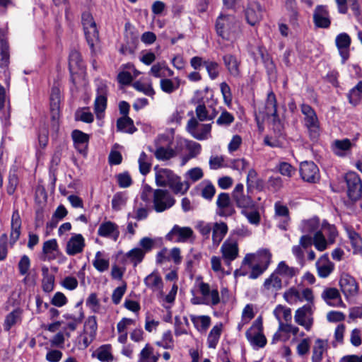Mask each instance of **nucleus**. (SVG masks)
Returning <instances> with one entry per match:
<instances>
[{
  "label": "nucleus",
  "mask_w": 362,
  "mask_h": 362,
  "mask_svg": "<svg viewBox=\"0 0 362 362\" xmlns=\"http://www.w3.org/2000/svg\"><path fill=\"white\" fill-rule=\"evenodd\" d=\"M156 183L159 187H169L175 194H185L189 189L190 184L187 181H181V177L168 168L155 167Z\"/></svg>",
  "instance_id": "nucleus-1"
},
{
  "label": "nucleus",
  "mask_w": 362,
  "mask_h": 362,
  "mask_svg": "<svg viewBox=\"0 0 362 362\" xmlns=\"http://www.w3.org/2000/svg\"><path fill=\"white\" fill-rule=\"evenodd\" d=\"M217 35L225 40H233L237 37L240 25L232 15L221 14L216 21Z\"/></svg>",
  "instance_id": "nucleus-2"
},
{
  "label": "nucleus",
  "mask_w": 362,
  "mask_h": 362,
  "mask_svg": "<svg viewBox=\"0 0 362 362\" xmlns=\"http://www.w3.org/2000/svg\"><path fill=\"white\" fill-rule=\"evenodd\" d=\"M300 107L303 115V126L307 129L310 139L316 141L320 134V125L317 113L308 104L302 103Z\"/></svg>",
  "instance_id": "nucleus-3"
},
{
  "label": "nucleus",
  "mask_w": 362,
  "mask_h": 362,
  "mask_svg": "<svg viewBox=\"0 0 362 362\" xmlns=\"http://www.w3.org/2000/svg\"><path fill=\"white\" fill-rule=\"evenodd\" d=\"M245 337L250 344L257 348H263L267 344V338L263 334V320L258 317L246 331Z\"/></svg>",
  "instance_id": "nucleus-4"
},
{
  "label": "nucleus",
  "mask_w": 362,
  "mask_h": 362,
  "mask_svg": "<svg viewBox=\"0 0 362 362\" xmlns=\"http://www.w3.org/2000/svg\"><path fill=\"white\" fill-rule=\"evenodd\" d=\"M153 209L161 213L169 209L175 204V198L167 189H157L153 191Z\"/></svg>",
  "instance_id": "nucleus-5"
},
{
  "label": "nucleus",
  "mask_w": 362,
  "mask_h": 362,
  "mask_svg": "<svg viewBox=\"0 0 362 362\" xmlns=\"http://www.w3.org/2000/svg\"><path fill=\"white\" fill-rule=\"evenodd\" d=\"M347 187V196L352 202L360 199L362 194V182L359 175L353 171L348 172L344 175Z\"/></svg>",
  "instance_id": "nucleus-6"
},
{
  "label": "nucleus",
  "mask_w": 362,
  "mask_h": 362,
  "mask_svg": "<svg viewBox=\"0 0 362 362\" xmlns=\"http://www.w3.org/2000/svg\"><path fill=\"white\" fill-rule=\"evenodd\" d=\"M233 201L232 197L228 193L221 192L217 196L216 202V214L223 218L233 216L236 213V211Z\"/></svg>",
  "instance_id": "nucleus-7"
},
{
  "label": "nucleus",
  "mask_w": 362,
  "mask_h": 362,
  "mask_svg": "<svg viewBox=\"0 0 362 362\" xmlns=\"http://www.w3.org/2000/svg\"><path fill=\"white\" fill-rule=\"evenodd\" d=\"M300 175L308 183H317L320 180V170L313 161H303L300 164Z\"/></svg>",
  "instance_id": "nucleus-8"
},
{
  "label": "nucleus",
  "mask_w": 362,
  "mask_h": 362,
  "mask_svg": "<svg viewBox=\"0 0 362 362\" xmlns=\"http://www.w3.org/2000/svg\"><path fill=\"white\" fill-rule=\"evenodd\" d=\"M85 67V63L80 52L76 49L71 50L69 57V69L70 80L73 84H76V76L83 73Z\"/></svg>",
  "instance_id": "nucleus-9"
},
{
  "label": "nucleus",
  "mask_w": 362,
  "mask_h": 362,
  "mask_svg": "<svg viewBox=\"0 0 362 362\" xmlns=\"http://www.w3.org/2000/svg\"><path fill=\"white\" fill-rule=\"evenodd\" d=\"M231 197L235 202L237 207L242 209H253L255 206V202L249 195L244 194V186L242 183L235 185L231 193Z\"/></svg>",
  "instance_id": "nucleus-10"
},
{
  "label": "nucleus",
  "mask_w": 362,
  "mask_h": 362,
  "mask_svg": "<svg viewBox=\"0 0 362 362\" xmlns=\"http://www.w3.org/2000/svg\"><path fill=\"white\" fill-rule=\"evenodd\" d=\"M198 126V121L192 117L187 122V130L194 139L199 141L207 139L211 136V124H202L200 129Z\"/></svg>",
  "instance_id": "nucleus-11"
},
{
  "label": "nucleus",
  "mask_w": 362,
  "mask_h": 362,
  "mask_svg": "<svg viewBox=\"0 0 362 362\" xmlns=\"http://www.w3.org/2000/svg\"><path fill=\"white\" fill-rule=\"evenodd\" d=\"M259 114L262 115L263 118L272 117L274 125L280 124L281 120L277 112L276 97L272 90L267 93L264 110L262 112L259 111Z\"/></svg>",
  "instance_id": "nucleus-12"
},
{
  "label": "nucleus",
  "mask_w": 362,
  "mask_h": 362,
  "mask_svg": "<svg viewBox=\"0 0 362 362\" xmlns=\"http://www.w3.org/2000/svg\"><path fill=\"white\" fill-rule=\"evenodd\" d=\"M313 313L312 306L310 304H305L303 307L298 308L295 313V322L300 326H303L307 331L310 330L313 319L311 317Z\"/></svg>",
  "instance_id": "nucleus-13"
},
{
  "label": "nucleus",
  "mask_w": 362,
  "mask_h": 362,
  "mask_svg": "<svg viewBox=\"0 0 362 362\" xmlns=\"http://www.w3.org/2000/svg\"><path fill=\"white\" fill-rule=\"evenodd\" d=\"M223 63L229 74L235 78H240L243 76L241 71V61L233 54H226L222 57Z\"/></svg>",
  "instance_id": "nucleus-14"
},
{
  "label": "nucleus",
  "mask_w": 362,
  "mask_h": 362,
  "mask_svg": "<svg viewBox=\"0 0 362 362\" xmlns=\"http://www.w3.org/2000/svg\"><path fill=\"white\" fill-rule=\"evenodd\" d=\"M259 264H255L251 267V272L249 274V278L255 279L258 278L264 271L268 268L272 259V254L268 250H263L259 255Z\"/></svg>",
  "instance_id": "nucleus-15"
},
{
  "label": "nucleus",
  "mask_w": 362,
  "mask_h": 362,
  "mask_svg": "<svg viewBox=\"0 0 362 362\" xmlns=\"http://www.w3.org/2000/svg\"><path fill=\"white\" fill-rule=\"evenodd\" d=\"M86 247L85 238L80 233H74L66 244L65 252L69 256L83 252Z\"/></svg>",
  "instance_id": "nucleus-16"
},
{
  "label": "nucleus",
  "mask_w": 362,
  "mask_h": 362,
  "mask_svg": "<svg viewBox=\"0 0 362 362\" xmlns=\"http://www.w3.org/2000/svg\"><path fill=\"white\" fill-rule=\"evenodd\" d=\"M313 23L319 28H329L331 25V18L327 6L318 5L313 12Z\"/></svg>",
  "instance_id": "nucleus-17"
},
{
  "label": "nucleus",
  "mask_w": 362,
  "mask_h": 362,
  "mask_svg": "<svg viewBox=\"0 0 362 362\" xmlns=\"http://www.w3.org/2000/svg\"><path fill=\"white\" fill-rule=\"evenodd\" d=\"M263 10L259 3L252 1L248 4L245 15L247 23L255 26L259 23L263 16Z\"/></svg>",
  "instance_id": "nucleus-18"
},
{
  "label": "nucleus",
  "mask_w": 362,
  "mask_h": 362,
  "mask_svg": "<svg viewBox=\"0 0 362 362\" xmlns=\"http://www.w3.org/2000/svg\"><path fill=\"white\" fill-rule=\"evenodd\" d=\"M194 235L190 227H180L175 225L171 230L166 235V239L175 242H187Z\"/></svg>",
  "instance_id": "nucleus-19"
},
{
  "label": "nucleus",
  "mask_w": 362,
  "mask_h": 362,
  "mask_svg": "<svg viewBox=\"0 0 362 362\" xmlns=\"http://www.w3.org/2000/svg\"><path fill=\"white\" fill-rule=\"evenodd\" d=\"M351 43V37L346 33H341L335 38V45L341 57V63L345 64L349 58V47Z\"/></svg>",
  "instance_id": "nucleus-20"
},
{
  "label": "nucleus",
  "mask_w": 362,
  "mask_h": 362,
  "mask_svg": "<svg viewBox=\"0 0 362 362\" xmlns=\"http://www.w3.org/2000/svg\"><path fill=\"white\" fill-rule=\"evenodd\" d=\"M71 137L76 151L83 156H86L90 136L78 129H74L71 132Z\"/></svg>",
  "instance_id": "nucleus-21"
},
{
  "label": "nucleus",
  "mask_w": 362,
  "mask_h": 362,
  "mask_svg": "<svg viewBox=\"0 0 362 362\" xmlns=\"http://www.w3.org/2000/svg\"><path fill=\"white\" fill-rule=\"evenodd\" d=\"M50 112L51 119L54 126L58 127L59 117V105L61 102L60 90L57 86H53L50 93Z\"/></svg>",
  "instance_id": "nucleus-22"
},
{
  "label": "nucleus",
  "mask_w": 362,
  "mask_h": 362,
  "mask_svg": "<svg viewBox=\"0 0 362 362\" xmlns=\"http://www.w3.org/2000/svg\"><path fill=\"white\" fill-rule=\"evenodd\" d=\"M199 288L204 298V302L202 303L215 306L220 303L221 300L217 288L211 290L209 284L203 281L199 284Z\"/></svg>",
  "instance_id": "nucleus-23"
},
{
  "label": "nucleus",
  "mask_w": 362,
  "mask_h": 362,
  "mask_svg": "<svg viewBox=\"0 0 362 362\" xmlns=\"http://www.w3.org/2000/svg\"><path fill=\"white\" fill-rule=\"evenodd\" d=\"M107 86L100 82L96 89V97L94 102V111L98 115L103 112L107 107Z\"/></svg>",
  "instance_id": "nucleus-24"
},
{
  "label": "nucleus",
  "mask_w": 362,
  "mask_h": 362,
  "mask_svg": "<svg viewBox=\"0 0 362 362\" xmlns=\"http://www.w3.org/2000/svg\"><path fill=\"white\" fill-rule=\"evenodd\" d=\"M222 257L224 262L230 265L231 262L235 260L238 256V245L235 241L226 240L221 247Z\"/></svg>",
  "instance_id": "nucleus-25"
},
{
  "label": "nucleus",
  "mask_w": 362,
  "mask_h": 362,
  "mask_svg": "<svg viewBox=\"0 0 362 362\" xmlns=\"http://www.w3.org/2000/svg\"><path fill=\"white\" fill-rule=\"evenodd\" d=\"M275 219L278 220V227L284 230L287 229L290 221L288 208L280 202L274 204Z\"/></svg>",
  "instance_id": "nucleus-26"
},
{
  "label": "nucleus",
  "mask_w": 362,
  "mask_h": 362,
  "mask_svg": "<svg viewBox=\"0 0 362 362\" xmlns=\"http://www.w3.org/2000/svg\"><path fill=\"white\" fill-rule=\"evenodd\" d=\"M339 285L342 293L346 298L354 296L358 293V284L355 279L349 275L342 276L339 280Z\"/></svg>",
  "instance_id": "nucleus-27"
},
{
  "label": "nucleus",
  "mask_w": 362,
  "mask_h": 362,
  "mask_svg": "<svg viewBox=\"0 0 362 362\" xmlns=\"http://www.w3.org/2000/svg\"><path fill=\"white\" fill-rule=\"evenodd\" d=\"M98 235L103 238H111L117 240L119 236L118 226L110 221L102 223L98 230Z\"/></svg>",
  "instance_id": "nucleus-28"
},
{
  "label": "nucleus",
  "mask_w": 362,
  "mask_h": 362,
  "mask_svg": "<svg viewBox=\"0 0 362 362\" xmlns=\"http://www.w3.org/2000/svg\"><path fill=\"white\" fill-rule=\"evenodd\" d=\"M317 275L320 278H327L333 272L334 265L327 255H322L315 263Z\"/></svg>",
  "instance_id": "nucleus-29"
},
{
  "label": "nucleus",
  "mask_w": 362,
  "mask_h": 362,
  "mask_svg": "<svg viewBox=\"0 0 362 362\" xmlns=\"http://www.w3.org/2000/svg\"><path fill=\"white\" fill-rule=\"evenodd\" d=\"M11 225L10 244L13 245L19 239L21 235V218L18 210H15L13 212Z\"/></svg>",
  "instance_id": "nucleus-30"
},
{
  "label": "nucleus",
  "mask_w": 362,
  "mask_h": 362,
  "mask_svg": "<svg viewBox=\"0 0 362 362\" xmlns=\"http://www.w3.org/2000/svg\"><path fill=\"white\" fill-rule=\"evenodd\" d=\"M9 47L4 31L0 28V67H7L9 64Z\"/></svg>",
  "instance_id": "nucleus-31"
},
{
  "label": "nucleus",
  "mask_w": 362,
  "mask_h": 362,
  "mask_svg": "<svg viewBox=\"0 0 362 362\" xmlns=\"http://www.w3.org/2000/svg\"><path fill=\"white\" fill-rule=\"evenodd\" d=\"M322 298L331 306H344L339 292L335 288H329L324 290Z\"/></svg>",
  "instance_id": "nucleus-32"
},
{
  "label": "nucleus",
  "mask_w": 362,
  "mask_h": 362,
  "mask_svg": "<svg viewBox=\"0 0 362 362\" xmlns=\"http://www.w3.org/2000/svg\"><path fill=\"white\" fill-rule=\"evenodd\" d=\"M228 230V228L226 223L223 221L213 223L211 231L213 244L218 246L227 234Z\"/></svg>",
  "instance_id": "nucleus-33"
},
{
  "label": "nucleus",
  "mask_w": 362,
  "mask_h": 362,
  "mask_svg": "<svg viewBox=\"0 0 362 362\" xmlns=\"http://www.w3.org/2000/svg\"><path fill=\"white\" fill-rule=\"evenodd\" d=\"M93 358H97L101 362H112L114 356L112 354L110 344H104L99 346L93 354Z\"/></svg>",
  "instance_id": "nucleus-34"
},
{
  "label": "nucleus",
  "mask_w": 362,
  "mask_h": 362,
  "mask_svg": "<svg viewBox=\"0 0 362 362\" xmlns=\"http://www.w3.org/2000/svg\"><path fill=\"white\" fill-rule=\"evenodd\" d=\"M144 282L146 286L153 291L163 289V279L157 271H154L146 276Z\"/></svg>",
  "instance_id": "nucleus-35"
},
{
  "label": "nucleus",
  "mask_w": 362,
  "mask_h": 362,
  "mask_svg": "<svg viewBox=\"0 0 362 362\" xmlns=\"http://www.w3.org/2000/svg\"><path fill=\"white\" fill-rule=\"evenodd\" d=\"M327 349V341L321 339H317L313 347L312 362H321L322 356Z\"/></svg>",
  "instance_id": "nucleus-36"
},
{
  "label": "nucleus",
  "mask_w": 362,
  "mask_h": 362,
  "mask_svg": "<svg viewBox=\"0 0 362 362\" xmlns=\"http://www.w3.org/2000/svg\"><path fill=\"white\" fill-rule=\"evenodd\" d=\"M93 265L99 272H104L109 268V257L105 252L98 251L95 253V259L93 261Z\"/></svg>",
  "instance_id": "nucleus-37"
},
{
  "label": "nucleus",
  "mask_w": 362,
  "mask_h": 362,
  "mask_svg": "<svg viewBox=\"0 0 362 362\" xmlns=\"http://www.w3.org/2000/svg\"><path fill=\"white\" fill-rule=\"evenodd\" d=\"M117 131L133 134L137 129L134 124V121L129 117H122L117 120Z\"/></svg>",
  "instance_id": "nucleus-38"
},
{
  "label": "nucleus",
  "mask_w": 362,
  "mask_h": 362,
  "mask_svg": "<svg viewBox=\"0 0 362 362\" xmlns=\"http://www.w3.org/2000/svg\"><path fill=\"white\" fill-rule=\"evenodd\" d=\"M349 103L353 106L358 105L362 100V81L353 87L346 95Z\"/></svg>",
  "instance_id": "nucleus-39"
},
{
  "label": "nucleus",
  "mask_w": 362,
  "mask_h": 362,
  "mask_svg": "<svg viewBox=\"0 0 362 362\" xmlns=\"http://www.w3.org/2000/svg\"><path fill=\"white\" fill-rule=\"evenodd\" d=\"M42 287L45 293H49L54 288V276L49 273V269L46 266L42 267Z\"/></svg>",
  "instance_id": "nucleus-40"
},
{
  "label": "nucleus",
  "mask_w": 362,
  "mask_h": 362,
  "mask_svg": "<svg viewBox=\"0 0 362 362\" xmlns=\"http://www.w3.org/2000/svg\"><path fill=\"white\" fill-rule=\"evenodd\" d=\"M222 324H218L213 327L207 337L208 347L215 349L218 343L222 332Z\"/></svg>",
  "instance_id": "nucleus-41"
},
{
  "label": "nucleus",
  "mask_w": 362,
  "mask_h": 362,
  "mask_svg": "<svg viewBox=\"0 0 362 362\" xmlns=\"http://www.w3.org/2000/svg\"><path fill=\"white\" fill-rule=\"evenodd\" d=\"M190 317L194 327L200 332H205L211 325V317L208 315H191Z\"/></svg>",
  "instance_id": "nucleus-42"
},
{
  "label": "nucleus",
  "mask_w": 362,
  "mask_h": 362,
  "mask_svg": "<svg viewBox=\"0 0 362 362\" xmlns=\"http://www.w3.org/2000/svg\"><path fill=\"white\" fill-rule=\"evenodd\" d=\"M59 251V245L56 239L48 240L43 243L42 252L47 256L48 260H52L56 258L54 254Z\"/></svg>",
  "instance_id": "nucleus-43"
},
{
  "label": "nucleus",
  "mask_w": 362,
  "mask_h": 362,
  "mask_svg": "<svg viewBox=\"0 0 362 362\" xmlns=\"http://www.w3.org/2000/svg\"><path fill=\"white\" fill-rule=\"evenodd\" d=\"M124 257L129 260V262L135 267L140 264L145 257V252L140 247H134L127 252Z\"/></svg>",
  "instance_id": "nucleus-44"
},
{
  "label": "nucleus",
  "mask_w": 362,
  "mask_h": 362,
  "mask_svg": "<svg viewBox=\"0 0 362 362\" xmlns=\"http://www.w3.org/2000/svg\"><path fill=\"white\" fill-rule=\"evenodd\" d=\"M154 156L158 160H168L176 156L175 151L170 146H158L153 152Z\"/></svg>",
  "instance_id": "nucleus-45"
},
{
  "label": "nucleus",
  "mask_w": 362,
  "mask_h": 362,
  "mask_svg": "<svg viewBox=\"0 0 362 362\" xmlns=\"http://www.w3.org/2000/svg\"><path fill=\"white\" fill-rule=\"evenodd\" d=\"M346 233L354 249V252L356 253L362 250V238L354 228H347Z\"/></svg>",
  "instance_id": "nucleus-46"
},
{
  "label": "nucleus",
  "mask_w": 362,
  "mask_h": 362,
  "mask_svg": "<svg viewBox=\"0 0 362 362\" xmlns=\"http://www.w3.org/2000/svg\"><path fill=\"white\" fill-rule=\"evenodd\" d=\"M199 187H201V196L211 201L216 194L214 185L209 180H204L199 185Z\"/></svg>",
  "instance_id": "nucleus-47"
},
{
  "label": "nucleus",
  "mask_w": 362,
  "mask_h": 362,
  "mask_svg": "<svg viewBox=\"0 0 362 362\" xmlns=\"http://www.w3.org/2000/svg\"><path fill=\"white\" fill-rule=\"evenodd\" d=\"M21 310L16 309L6 316L4 323V328L6 331H9L13 325L21 320Z\"/></svg>",
  "instance_id": "nucleus-48"
},
{
  "label": "nucleus",
  "mask_w": 362,
  "mask_h": 362,
  "mask_svg": "<svg viewBox=\"0 0 362 362\" xmlns=\"http://www.w3.org/2000/svg\"><path fill=\"white\" fill-rule=\"evenodd\" d=\"M351 147V142L349 139L335 140L332 144V150L337 156H342L343 152L348 151Z\"/></svg>",
  "instance_id": "nucleus-49"
},
{
  "label": "nucleus",
  "mask_w": 362,
  "mask_h": 362,
  "mask_svg": "<svg viewBox=\"0 0 362 362\" xmlns=\"http://www.w3.org/2000/svg\"><path fill=\"white\" fill-rule=\"evenodd\" d=\"M264 288L267 290H275L279 291L282 288L281 279L276 274L273 273L270 276L265 279L264 282Z\"/></svg>",
  "instance_id": "nucleus-50"
},
{
  "label": "nucleus",
  "mask_w": 362,
  "mask_h": 362,
  "mask_svg": "<svg viewBox=\"0 0 362 362\" xmlns=\"http://www.w3.org/2000/svg\"><path fill=\"white\" fill-rule=\"evenodd\" d=\"M241 214L247 218L248 222L251 224L257 226L260 222V214L256 204L253 209L242 210Z\"/></svg>",
  "instance_id": "nucleus-51"
},
{
  "label": "nucleus",
  "mask_w": 362,
  "mask_h": 362,
  "mask_svg": "<svg viewBox=\"0 0 362 362\" xmlns=\"http://www.w3.org/2000/svg\"><path fill=\"white\" fill-rule=\"evenodd\" d=\"M84 329L86 334H88L91 339L95 337L98 324L96 317L94 315L89 316L85 322Z\"/></svg>",
  "instance_id": "nucleus-52"
},
{
  "label": "nucleus",
  "mask_w": 362,
  "mask_h": 362,
  "mask_svg": "<svg viewBox=\"0 0 362 362\" xmlns=\"http://www.w3.org/2000/svg\"><path fill=\"white\" fill-rule=\"evenodd\" d=\"M209 78L211 80L217 78L220 74V65L218 62L206 60L204 65Z\"/></svg>",
  "instance_id": "nucleus-53"
},
{
  "label": "nucleus",
  "mask_w": 362,
  "mask_h": 362,
  "mask_svg": "<svg viewBox=\"0 0 362 362\" xmlns=\"http://www.w3.org/2000/svg\"><path fill=\"white\" fill-rule=\"evenodd\" d=\"M86 41L92 51L94 49V45L98 40V31L96 27H92L88 29H83Z\"/></svg>",
  "instance_id": "nucleus-54"
},
{
  "label": "nucleus",
  "mask_w": 362,
  "mask_h": 362,
  "mask_svg": "<svg viewBox=\"0 0 362 362\" xmlns=\"http://www.w3.org/2000/svg\"><path fill=\"white\" fill-rule=\"evenodd\" d=\"M88 108L84 107L78 110L75 113V119L80 120L85 123H92L94 120L93 115L87 110Z\"/></svg>",
  "instance_id": "nucleus-55"
},
{
  "label": "nucleus",
  "mask_w": 362,
  "mask_h": 362,
  "mask_svg": "<svg viewBox=\"0 0 362 362\" xmlns=\"http://www.w3.org/2000/svg\"><path fill=\"white\" fill-rule=\"evenodd\" d=\"M276 272L281 275L293 277L297 274L298 270L296 268L288 267L284 261H282L279 264L277 269H276Z\"/></svg>",
  "instance_id": "nucleus-56"
},
{
  "label": "nucleus",
  "mask_w": 362,
  "mask_h": 362,
  "mask_svg": "<svg viewBox=\"0 0 362 362\" xmlns=\"http://www.w3.org/2000/svg\"><path fill=\"white\" fill-rule=\"evenodd\" d=\"M234 116L226 110H223L220 116L216 119V123L218 126L228 127L234 122Z\"/></svg>",
  "instance_id": "nucleus-57"
},
{
  "label": "nucleus",
  "mask_w": 362,
  "mask_h": 362,
  "mask_svg": "<svg viewBox=\"0 0 362 362\" xmlns=\"http://www.w3.org/2000/svg\"><path fill=\"white\" fill-rule=\"evenodd\" d=\"M139 171L141 175H147L151 170V164L149 163L148 156L145 152H141L139 158Z\"/></svg>",
  "instance_id": "nucleus-58"
},
{
  "label": "nucleus",
  "mask_w": 362,
  "mask_h": 362,
  "mask_svg": "<svg viewBox=\"0 0 362 362\" xmlns=\"http://www.w3.org/2000/svg\"><path fill=\"white\" fill-rule=\"evenodd\" d=\"M315 248L319 251H323L327 248V241L322 231H317L313 238Z\"/></svg>",
  "instance_id": "nucleus-59"
},
{
  "label": "nucleus",
  "mask_w": 362,
  "mask_h": 362,
  "mask_svg": "<svg viewBox=\"0 0 362 362\" xmlns=\"http://www.w3.org/2000/svg\"><path fill=\"white\" fill-rule=\"evenodd\" d=\"M18 185V177L17 174L16 173V171H10L9 175H8V183L7 185V193L9 195H12L14 194L16 187Z\"/></svg>",
  "instance_id": "nucleus-60"
},
{
  "label": "nucleus",
  "mask_w": 362,
  "mask_h": 362,
  "mask_svg": "<svg viewBox=\"0 0 362 362\" xmlns=\"http://www.w3.org/2000/svg\"><path fill=\"white\" fill-rule=\"evenodd\" d=\"M133 87L138 91L144 93L148 96H153L155 94V91L151 86V84H144L139 81H136L134 83Z\"/></svg>",
  "instance_id": "nucleus-61"
},
{
  "label": "nucleus",
  "mask_w": 362,
  "mask_h": 362,
  "mask_svg": "<svg viewBox=\"0 0 362 362\" xmlns=\"http://www.w3.org/2000/svg\"><path fill=\"white\" fill-rule=\"evenodd\" d=\"M30 267V260L26 255H23L18 264V268L21 275H26L28 273Z\"/></svg>",
  "instance_id": "nucleus-62"
},
{
  "label": "nucleus",
  "mask_w": 362,
  "mask_h": 362,
  "mask_svg": "<svg viewBox=\"0 0 362 362\" xmlns=\"http://www.w3.org/2000/svg\"><path fill=\"white\" fill-rule=\"evenodd\" d=\"M220 89L222 93L224 103L230 105L232 102V93L230 86L226 82H222L220 84Z\"/></svg>",
  "instance_id": "nucleus-63"
},
{
  "label": "nucleus",
  "mask_w": 362,
  "mask_h": 362,
  "mask_svg": "<svg viewBox=\"0 0 362 362\" xmlns=\"http://www.w3.org/2000/svg\"><path fill=\"white\" fill-rule=\"evenodd\" d=\"M117 180L120 187L127 188L132 184V180L127 172L119 173L117 175Z\"/></svg>",
  "instance_id": "nucleus-64"
}]
</instances>
